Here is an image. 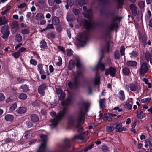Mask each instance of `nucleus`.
Instances as JSON below:
<instances>
[{
	"label": "nucleus",
	"mask_w": 152,
	"mask_h": 152,
	"mask_svg": "<svg viewBox=\"0 0 152 152\" xmlns=\"http://www.w3.org/2000/svg\"><path fill=\"white\" fill-rule=\"evenodd\" d=\"M88 105H85L81 107L75 115V117H70L68 120V124L78 127L83 124L85 121L84 115L87 111Z\"/></svg>",
	"instance_id": "nucleus-1"
},
{
	"label": "nucleus",
	"mask_w": 152,
	"mask_h": 152,
	"mask_svg": "<svg viewBox=\"0 0 152 152\" xmlns=\"http://www.w3.org/2000/svg\"><path fill=\"white\" fill-rule=\"evenodd\" d=\"M66 108L64 107L58 114L57 116L56 115L55 112L53 111L50 113V115L52 117L55 118L51 121L50 125L51 128H53L56 127L58 124L61 119L65 115L66 111Z\"/></svg>",
	"instance_id": "nucleus-2"
},
{
	"label": "nucleus",
	"mask_w": 152,
	"mask_h": 152,
	"mask_svg": "<svg viewBox=\"0 0 152 152\" xmlns=\"http://www.w3.org/2000/svg\"><path fill=\"white\" fill-rule=\"evenodd\" d=\"M40 137L42 142L37 151V152H45L46 147V141L47 140V136L46 135L42 134L40 135Z\"/></svg>",
	"instance_id": "nucleus-3"
},
{
	"label": "nucleus",
	"mask_w": 152,
	"mask_h": 152,
	"mask_svg": "<svg viewBox=\"0 0 152 152\" xmlns=\"http://www.w3.org/2000/svg\"><path fill=\"white\" fill-rule=\"evenodd\" d=\"M65 96H60L59 99L61 101H63L61 102V105L62 106H66L68 105L70 103L71 100L69 97H68L65 99Z\"/></svg>",
	"instance_id": "nucleus-4"
},
{
	"label": "nucleus",
	"mask_w": 152,
	"mask_h": 152,
	"mask_svg": "<svg viewBox=\"0 0 152 152\" xmlns=\"http://www.w3.org/2000/svg\"><path fill=\"white\" fill-rule=\"evenodd\" d=\"M148 68L147 64L145 63H143L140 66L139 70V73L140 75L143 76L148 71Z\"/></svg>",
	"instance_id": "nucleus-5"
},
{
	"label": "nucleus",
	"mask_w": 152,
	"mask_h": 152,
	"mask_svg": "<svg viewBox=\"0 0 152 152\" xmlns=\"http://www.w3.org/2000/svg\"><path fill=\"white\" fill-rule=\"evenodd\" d=\"M77 39V40L80 41L81 44H85L86 42L87 35L84 34H78Z\"/></svg>",
	"instance_id": "nucleus-6"
},
{
	"label": "nucleus",
	"mask_w": 152,
	"mask_h": 152,
	"mask_svg": "<svg viewBox=\"0 0 152 152\" xmlns=\"http://www.w3.org/2000/svg\"><path fill=\"white\" fill-rule=\"evenodd\" d=\"M116 69L110 67L109 69H106L105 71V75L107 76L109 74L112 76L114 77L115 75Z\"/></svg>",
	"instance_id": "nucleus-7"
},
{
	"label": "nucleus",
	"mask_w": 152,
	"mask_h": 152,
	"mask_svg": "<svg viewBox=\"0 0 152 152\" xmlns=\"http://www.w3.org/2000/svg\"><path fill=\"white\" fill-rule=\"evenodd\" d=\"M102 59V58L101 57L98 63L96 66V68L99 69L103 71L105 69V66L108 65L109 64V61H107L104 63V64H103L102 63L100 62Z\"/></svg>",
	"instance_id": "nucleus-8"
},
{
	"label": "nucleus",
	"mask_w": 152,
	"mask_h": 152,
	"mask_svg": "<svg viewBox=\"0 0 152 152\" xmlns=\"http://www.w3.org/2000/svg\"><path fill=\"white\" fill-rule=\"evenodd\" d=\"M84 12L83 14L84 17L89 19L92 16V12L91 10H89L88 11H86L87 8L86 6H83V7Z\"/></svg>",
	"instance_id": "nucleus-9"
},
{
	"label": "nucleus",
	"mask_w": 152,
	"mask_h": 152,
	"mask_svg": "<svg viewBox=\"0 0 152 152\" xmlns=\"http://www.w3.org/2000/svg\"><path fill=\"white\" fill-rule=\"evenodd\" d=\"M88 132H87L81 133L79 135L74 136L73 138L74 139H79L80 140H83L88 135Z\"/></svg>",
	"instance_id": "nucleus-10"
},
{
	"label": "nucleus",
	"mask_w": 152,
	"mask_h": 152,
	"mask_svg": "<svg viewBox=\"0 0 152 152\" xmlns=\"http://www.w3.org/2000/svg\"><path fill=\"white\" fill-rule=\"evenodd\" d=\"M122 124L121 123H119L116 125L115 128L116 129V131L118 132H121L123 131L126 130V128L124 127H122Z\"/></svg>",
	"instance_id": "nucleus-11"
},
{
	"label": "nucleus",
	"mask_w": 152,
	"mask_h": 152,
	"mask_svg": "<svg viewBox=\"0 0 152 152\" xmlns=\"http://www.w3.org/2000/svg\"><path fill=\"white\" fill-rule=\"evenodd\" d=\"M81 22H82L84 26H86V28H90L92 26V23L90 21H88L83 19L81 21Z\"/></svg>",
	"instance_id": "nucleus-12"
},
{
	"label": "nucleus",
	"mask_w": 152,
	"mask_h": 152,
	"mask_svg": "<svg viewBox=\"0 0 152 152\" xmlns=\"http://www.w3.org/2000/svg\"><path fill=\"white\" fill-rule=\"evenodd\" d=\"M27 110L26 108L23 107H18L16 110L17 113L19 114H23L25 113Z\"/></svg>",
	"instance_id": "nucleus-13"
},
{
	"label": "nucleus",
	"mask_w": 152,
	"mask_h": 152,
	"mask_svg": "<svg viewBox=\"0 0 152 152\" xmlns=\"http://www.w3.org/2000/svg\"><path fill=\"white\" fill-rule=\"evenodd\" d=\"M46 88V84H43L39 86L38 88L39 93L40 94H44V90Z\"/></svg>",
	"instance_id": "nucleus-14"
},
{
	"label": "nucleus",
	"mask_w": 152,
	"mask_h": 152,
	"mask_svg": "<svg viewBox=\"0 0 152 152\" xmlns=\"http://www.w3.org/2000/svg\"><path fill=\"white\" fill-rule=\"evenodd\" d=\"M130 10H131L132 14L135 16L137 14V8L133 4H131L130 6Z\"/></svg>",
	"instance_id": "nucleus-15"
},
{
	"label": "nucleus",
	"mask_w": 152,
	"mask_h": 152,
	"mask_svg": "<svg viewBox=\"0 0 152 152\" xmlns=\"http://www.w3.org/2000/svg\"><path fill=\"white\" fill-rule=\"evenodd\" d=\"M37 70L40 74L45 73V71L43 69V65L40 64H38L37 66Z\"/></svg>",
	"instance_id": "nucleus-16"
},
{
	"label": "nucleus",
	"mask_w": 152,
	"mask_h": 152,
	"mask_svg": "<svg viewBox=\"0 0 152 152\" xmlns=\"http://www.w3.org/2000/svg\"><path fill=\"white\" fill-rule=\"evenodd\" d=\"M8 20L5 17L0 18V26L5 24L7 23Z\"/></svg>",
	"instance_id": "nucleus-17"
},
{
	"label": "nucleus",
	"mask_w": 152,
	"mask_h": 152,
	"mask_svg": "<svg viewBox=\"0 0 152 152\" xmlns=\"http://www.w3.org/2000/svg\"><path fill=\"white\" fill-rule=\"evenodd\" d=\"M129 102H127L125 104V107L128 109H130L132 107V99L130 98L129 99Z\"/></svg>",
	"instance_id": "nucleus-18"
},
{
	"label": "nucleus",
	"mask_w": 152,
	"mask_h": 152,
	"mask_svg": "<svg viewBox=\"0 0 152 152\" xmlns=\"http://www.w3.org/2000/svg\"><path fill=\"white\" fill-rule=\"evenodd\" d=\"M36 18L37 20H42L44 18V15L41 13H39L36 15Z\"/></svg>",
	"instance_id": "nucleus-19"
},
{
	"label": "nucleus",
	"mask_w": 152,
	"mask_h": 152,
	"mask_svg": "<svg viewBox=\"0 0 152 152\" xmlns=\"http://www.w3.org/2000/svg\"><path fill=\"white\" fill-rule=\"evenodd\" d=\"M20 89H22L21 91L24 92H26L29 91V88L26 85H22L20 88Z\"/></svg>",
	"instance_id": "nucleus-20"
},
{
	"label": "nucleus",
	"mask_w": 152,
	"mask_h": 152,
	"mask_svg": "<svg viewBox=\"0 0 152 152\" xmlns=\"http://www.w3.org/2000/svg\"><path fill=\"white\" fill-rule=\"evenodd\" d=\"M126 64L127 66H135L137 64V63L136 62L132 61H127Z\"/></svg>",
	"instance_id": "nucleus-21"
},
{
	"label": "nucleus",
	"mask_w": 152,
	"mask_h": 152,
	"mask_svg": "<svg viewBox=\"0 0 152 152\" xmlns=\"http://www.w3.org/2000/svg\"><path fill=\"white\" fill-rule=\"evenodd\" d=\"M12 138H8L6 139L5 140V142H6L7 143H9L10 142H12L14 141L15 140V137L16 136V134L15 133H14V135H13V134L12 135Z\"/></svg>",
	"instance_id": "nucleus-22"
},
{
	"label": "nucleus",
	"mask_w": 152,
	"mask_h": 152,
	"mask_svg": "<svg viewBox=\"0 0 152 152\" xmlns=\"http://www.w3.org/2000/svg\"><path fill=\"white\" fill-rule=\"evenodd\" d=\"M5 118L7 121H10L13 120L14 116L11 115L7 114L5 116Z\"/></svg>",
	"instance_id": "nucleus-23"
},
{
	"label": "nucleus",
	"mask_w": 152,
	"mask_h": 152,
	"mask_svg": "<svg viewBox=\"0 0 152 152\" xmlns=\"http://www.w3.org/2000/svg\"><path fill=\"white\" fill-rule=\"evenodd\" d=\"M105 99L104 98L101 99L99 101L100 108H104L105 107Z\"/></svg>",
	"instance_id": "nucleus-24"
},
{
	"label": "nucleus",
	"mask_w": 152,
	"mask_h": 152,
	"mask_svg": "<svg viewBox=\"0 0 152 152\" xmlns=\"http://www.w3.org/2000/svg\"><path fill=\"white\" fill-rule=\"evenodd\" d=\"M137 116L138 118H142L145 116V114L142 111H139L137 113Z\"/></svg>",
	"instance_id": "nucleus-25"
},
{
	"label": "nucleus",
	"mask_w": 152,
	"mask_h": 152,
	"mask_svg": "<svg viewBox=\"0 0 152 152\" xmlns=\"http://www.w3.org/2000/svg\"><path fill=\"white\" fill-rule=\"evenodd\" d=\"M31 120L33 122H37L39 120L38 116L36 114H33L31 116Z\"/></svg>",
	"instance_id": "nucleus-26"
},
{
	"label": "nucleus",
	"mask_w": 152,
	"mask_h": 152,
	"mask_svg": "<svg viewBox=\"0 0 152 152\" xmlns=\"http://www.w3.org/2000/svg\"><path fill=\"white\" fill-rule=\"evenodd\" d=\"M130 87L131 91H134L138 89V86L137 84H131L130 85Z\"/></svg>",
	"instance_id": "nucleus-27"
},
{
	"label": "nucleus",
	"mask_w": 152,
	"mask_h": 152,
	"mask_svg": "<svg viewBox=\"0 0 152 152\" xmlns=\"http://www.w3.org/2000/svg\"><path fill=\"white\" fill-rule=\"evenodd\" d=\"M75 64V62L73 60H71L69 62V65L68 69L69 70H71L72 69L74 66Z\"/></svg>",
	"instance_id": "nucleus-28"
},
{
	"label": "nucleus",
	"mask_w": 152,
	"mask_h": 152,
	"mask_svg": "<svg viewBox=\"0 0 152 152\" xmlns=\"http://www.w3.org/2000/svg\"><path fill=\"white\" fill-rule=\"evenodd\" d=\"M17 99L15 97V96H11L6 100V102L7 103H8L15 101Z\"/></svg>",
	"instance_id": "nucleus-29"
},
{
	"label": "nucleus",
	"mask_w": 152,
	"mask_h": 152,
	"mask_svg": "<svg viewBox=\"0 0 152 152\" xmlns=\"http://www.w3.org/2000/svg\"><path fill=\"white\" fill-rule=\"evenodd\" d=\"M9 27L7 26H3L1 29V32L2 34L6 33L7 31H9Z\"/></svg>",
	"instance_id": "nucleus-30"
},
{
	"label": "nucleus",
	"mask_w": 152,
	"mask_h": 152,
	"mask_svg": "<svg viewBox=\"0 0 152 152\" xmlns=\"http://www.w3.org/2000/svg\"><path fill=\"white\" fill-rule=\"evenodd\" d=\"M40 47L41 48H46L47 47V43L44 40H42L40 43Z\"/></svg>",
	"instance_id": "nucleus-31"
},
{
	"label": "nucleus",
	"mask_w": 152,
	"mask_h": 152,
	"mask_svg": "<svg viewBox=\"0 0 152 152\" xmlns=\"http://www.w3.org/2000/svg\"><path fill=\"white\" fill-rule=\"evenodd\" d=\"M17 107V104L16 103H15L13 104L9 108V110L10 112H12Z\"/></svg>",
	"instance_id": "nucleus-32"
},
{
	"label": "nucleus",
	"mask_w": 152,
	"mask_h": 152,
	"mask_svg": "<svg viewBox=\"0 0 152 152\" xmlns=\"http://www.w3.org/2000/svg\"><path fill=\"white\" fill-rule=\"evenodd\" d=\"M59 22V19L56 17H54L52 20V23L54 25H57Z\"/></svg>",
	"instance_id": "nucleus-33"
},
{
	"label": "nucleus",
	"mask_w": 152,
	"mask_h": 152,
	"mask_svg": "<svg viewBox=\"0 0 152 152\" xmlns=\"http://www.w3.org/2000/svg\"><path fill=\"white\" fill-rule=\"evenodd\" d=\"M15 39L18 42H20L22 40V37L20 34H17L15 37Z\"/></svg>",
	"instance_id": "nucleus-34"
},
{
	"label": "nucleus",
	"mask_w": 152,
	"mask_h": 152,
	"mask_svg": "<svg viewBox=\"0 0 152 152\" xmlns=\"http://www.w3.org/2000/svg\"><path fill=\"white\" fill-rule=\"evenodd\" d=\"M123 72L126 75H128L130 73V70L127 68L124 67L123 69Z\"/></svg>",
	"instance_id": "nucleus-35"
},
{
	"label": "nucleus",
	"mask_w": 152,
	"mask_h": 152,
	"mask_svg": "<svg viewBox=\"0 0 152 152\" xmlns=\"http://www.w3.org/2000/svg\"><path fill=\"white\" fill-rule=\"evenodd\" d=\"M32 14L31 12H27L26 14V17L27 19L30 20V21H31L32 19Z\"/></svg>",
	"instance_id": "nucleus-36"
},
{
	"label": "nucleus",
	"mask_w": 152,
	"mask_h": 152,
	"mask_svg": "<svg viewBox=\"0 0 152 152\" xmlns=\"http://www.w3.org/2000/svg\"><path fill=\"white\" fill-rule=\"evenodd\" d=\"M62 63V59L61 57H58L57 61L56 62V64L58 66L61 65Z\"/></svg>",
	"instance_id": "nucleus-37"
},
{
	"label": "nucleus",
	"mask_w": 152,
	"mask_h": 152,
	"mask_svg": "<svg viewBox=\"0 0 152 152\" xmlns=\"http://www.w3.org/2000/svg\"><path fill=\"white\" fill-rule=\"evenodd\" d=\"M151 101V99L150 98H147L143 99L141 100V102L142 103H148Z\"/></svg>",
	"instance_id": "nucleus-38"
},
{
	"label": "nucleus",
	"mask_w": 152,
	"mask_h": 152,
	"mask_svg": "<svg viewBox=\"0 0 152 152\" xmlns=\"http://www.w3.org/2000/svg\"><path fill=\"white\" fill-rule=\"evenodd\" d=\"M138 5L141 9H143L145 6V2L143 1H140L138 4Z\"/></svg>",
	"instance_id": "nucleus-39"
},
{
	"label": "nucleus",
	"mask_w": 152,
	"mask_h": 152,
	"mask_svg": "<svg viewBox=\"0 0 152 152\" xmlns=\"http://www.w3.org/2000/svg\"><path fill=\"white\" fill-rule=\"evenodd\" d=\"M100 82V77L99 76H96L95 78V83L96 85L99 84Z\"/></svg>",
	"instance_id": "nucleus-40"
},
{
	"label": "nucleus",
	"mask_w": 152,
	"mask_h": 152,
	"mask_svg": "<svg viewBox=\"0 0 152 152\" xmlns=\"http://www.w3.org/2000/svg\"><path fill=\"white\" fill-rule=\"evenodd\" d=\"M71 141L69 140H67L65 143V148H69L70 147V143Z\"/></svg>",
	"instance_id": "nucleus-41"
},
{
	"label": "nucleus",
	"mask_w": 152,
	"mask_h": 152,
	"mask_svg": "<svg viewBox=\"0 0 152 152\" xmlns=\"http://www.w3.org/2000/svg\"><path fill=\"white\" fill-rule=\"evenodd\" d=\"M75 61L76 62V67L77 68H79L81 66V64L79 59L78 58L76 59Z\"/></svg>",
	"instance_id": "nucleus-42"
},
{
	"label": "nucleus",
	"mask_w": 152,
	"mask_h": 152,
	"mask_svg": "<svg viewBox=\"0 0 152 152\" xmlns=\"http://www.w3.org/2000/svg\"><path fill=\"white\" fill-rule=\"evenodd\" d=\"M12 55L15 58H17L19 57L20 54L19 52H15L13 53H12Z\"/></svg>",
	"instance_id": "nucleus-43"
},
{
	"label": "nucleus",
	"mask_w": 152,
	"mask_h": 152,
	"mask_svg": "<svg viewBox=\"0 0 152 152\" xmlns=\"http://www.w3.org/2000/svg\"><path fill=\"white\" fill-rule=\"evenodd\" d=\"M125 47L123 46H121V47L120 53L121 56H123L124 54Z\"/></svg>",
	"instance_id": "nucleus-44"
},
{
	"label": "nucleus",
	"mask_w": 152,
	"mask_h": 152,
	"mask_svg": "<svg viewBox=\"0 0 152 152\" xmlns=\"http://www.w3.org/2000/svg\"><path fill=\"white\" fill-rule=\"evenodd\" d=\"M115 59H119L120 58V55L119 51H116L115 53Z\"/></svg>",
	"instance_id": "nucleus-45"
},
{
	"label": "nucleus",
	"mask_w": 152,
	"mask_h": 152,
	"mask_svg": "<svg viewBox=\"0 0 152 152\" xmlns=\"http://www.w3.org/2000/svg\"><path fill=\"white\" fill-rule=\"evenodd\" d=\"M30 62L31 64L35 66L37 64V61L34 59H31L30 61Z\"/></svg>",
	"instance_id": "nucleus-46"
},
{
	"label": "nucleus",
	"mask_w": 152,
	"mask_h": 152,
	"mask_svg": "<svg viewBox=\"0 0 152 152\" xmlns=\"http://www.w3.org/2000/svg\"><path fill=\"white\" fill-rule=\"evenodd\" d=\"M4 34L2 37V38L4 39L7 38L9 36L10 34V31H7L6 33L3 34Z\"/></svg>",
	"instance_id": "nucleus-47"
},
{
	"label": "nucleus",
	"mask_w": 152,
	"mask_h": 152,
	"mask_svg": "<svg viewBox=\"0 0 152 152\" xmlns=\"http://www.w3.org/2000/svg\"><path fill=\"white\" fill-rule=\"evenodd\" d=\"M94 146V144H92L91 145H90L88 147L85 148L84 150V151L85 152L87 151L88 150L91 149L92 148H93Z\"/></svg>",
	"instance_id": "nucleus-48"
},
{
	"label": "nucleus",
	"mask_w": 152,
	"mask_h": 152,
	"mask_svg": "<svg viewBox=\"0 0 152 152\" xmlns=\"http://www.w3.org/2000/svg\"><path fill=\"white\" fill-rule=\"evenodd\" d=\"M102 150L103 152H107L108 148L106 146H103L102 147Z\"/></svg>",
	"instance_id": "nucleus-49"
},
{
	"label": "nucleus",
	"mask_w": 152,
	"mask_h": 152,
	"mask_svg": "<svg viewBox=\"0 0 152 152\" xmlns=\"http://www.w3.org/2000/svg\"><path fill=\"white\" fill-rule=\"evenodd\" d=\"M130 55L132 57H136L138 55V53L136 51H132L131 53H130Z\"/></svg>",
	"instance_id": "nucleus-50"
},
{
	"label": "nucleus",
	"mask_w": 152,
	"mask_h": 152,
	"mask_svg": "<svg viewBox=\"0 0 152 152\" xmlns=\"http://www.w3.org/2000/svg\"><path fill=\"white\" fill-rule=\"evenodd\" d=\"M66 19L68 21L72 22L74 20V18H72L71 15H69L66 17Z\"/></svg>",
	"instance_id": "nucleus-51"
},
{
	"label": "nucleus",
	"mask_w": 152,
	"mask_h": 152,
	"mask_svg": "<svg viewBox=\"0 0 152 152\" xmlns=\"http://www.w3.org/2000/svg\"><path fill=\"white\" fill-rule=\"evenodd\" d=\"M107 130L109 132L113 131L114 129V127L113 126H107L106 127Z\"/></svg>",
	"instance_id": "nucleus-52"
},
{
	"label": "nucleus",
	"mask_w": 152,
	"mask_h": 152,
	"mask_svg": "<svg viewBox=\"0 0 152 152\" xmlns=\"http://www.w3.org/2000/svg\"><path fill=\"white\" fill-rule=\"evenodd\" d=\"M74 0H67V4L68 5L71 6L74 4Z\"/></svg>",
	"instance_id": "nucleus-53"
},
{
	"label": "nucleus",
	"mask_w": 152,
	"mask_h": 152,
	"mask_svg": "<svg viewBox=\"0 0 152 152\" xmlns=\"http://www.w3.org/2000/svg\"><path fill=\"white\" fill-rule=\"evenodd\" d=\"M66 53L68 56H70L72 54V51L70 49H67L66 50Z\"/></svg>",
	"instance_id": "nucleus-54"
},
{
	"label": "nucleus",
	"mask_w": 152,
	"mask_h": 152,
	"mask_svg": "<svg viewBox=\"0 0 152 152\" xmlns=\"http://www.w3.org/2000/svg\"><path fill=\"white\" fill-rule=\"evenodd\" d=\"M73 10L74 13L75 15H78L80 13V11L76 8H74Z\"/></svg>",
	"instance_id": "nucleus-55"
},
{
	"label": "nucleus",
	"mask_w": 152,
	"mask_h": 152,
	"mask_svg": "<svg viewBox=\"0 0 152 152\" xmlns=\"http://www.w3.org/2000/svg\"><path fill=\"white\" fill-rule=\"evenodd\" d=\"M151 57V56L150 55L149 53H146L145 57V59L147 60H150Z\"/></svg>",
	"instance_id": "nucleus-56"
},
{
	"label": "nucleus",
	"mask_w": 152,
	"mask_h": 152,
	"mask_svg": "<svg viewBox=\"0 0 152 152\" xmlns=\"http://www.w3.org/2000/svg\"><path fill=\"white\" fill-rule=\"evenodd\" d=\"M56 91L57 93L58 94H61L62 92V89L60 88H56Z\"/></svg>",
	"instance_id": "nucleus-57"
},
{
	"label": "nucleus",
	"mask_w": 152,
	"mask_h": 152,
	"mask_svg": "<svg viewBox=\"0 0 152 152\" xmlns=\"http://www.w3.org/2000/svg\"><path fill=\"white\" fill-rule=\"evenodd\" d=\"M45 0H39L38 2V5L39 6L44 5L45 4Z\"/></svg>",
	"instance_id": "nucleus-58"
},
{
	"label": "nucleus",
	"mask_w": 152,
	"mask_h": 152,
	"mask_svg": "<svg viewBox=\"0 0 152 152\" xmlns=\"http://www.w3.org/2000/svg\"><path fill=\"white\" fill-rule=\"evenodd\" d=\"M21 32L23 34H26L29 33V31L27 29H24L22 30Z\"/></svg>",
	"instance_id": "nucleus-59"
},
{
	"label": "nucleus",
	"mask_w": 152,
	"mask_h": 152,
	"mask_svg": "<svg viewBox=\"0 0 152 152\" xmlns=\"http://www.w3.org/2000/svg\"><path fill=\"white\" fill-rule=\"evenodd\" d=\"M26 124L28 128H30L33 126L32 123L30 121H27L26 122Z\"/></svg>",
	"instance_id": "nucleus-60"
},
{
	"label": "nucleus",
	"mask_w": 152,
	"mask_h": 152,
	"mask_svg": "<svg viewBox=\"0 0 152 152\" xmlns=\"http://www.w3.org/2000/svg\"><path fill=\"white\" fill-rule=\"evenodd\" d=\"M18 98L21 100H24L26 99L27 98V96H19Z\"/></svg>",
	"instance_id": "nucleus-61"
},
{
	"label": "nucleus",
	"mask_w": 152,
	"mask_h": 152,
	"mask_svg": "<svg viewBox=\"0 0 152 152\" xmlns=\"http://www.w3.org/2000/svg\"><path fill=\"white\" fill-rule=\"evenodd\" d=\"M26 50V49L25 48L22 47L19 49L18 51L19 53H20L25 51Z\"/></svg>",
	"instance_id": "nucleus-62"
},
{
	"label": "nucleus",
	"mask_w": 152,
	"mask_h": 152,
	"mask_svg": "<svg viewBox=\"0 0 152 152\" xmlns=\"http://www.w3.org/2000/svg\"><path fill=\"white\" fill-rule=\"evenodd\" d=\"M46 28L47 30L49 28H53V26L52 24H48L47 25Z\"/></svg>",
	"instance_id": "nucleus-63"
},
{
	"label": "nucleus",
	"mask_w": 152,
	"mask_h": 152,
	"mask_svg": "<svg viewBox=\"0 0 152 152\" xmlns=\"http://www.w3.org/2000/svg\"><path fill=\"white\" fill-rule=\"evenodd\" d=\"M146 143H147L148 144H149V145L152 146V140L150 139L149 140H147L145 141Z\"/></svg>",
	"instance_id": "nucleus-64"
}]
</instances>
